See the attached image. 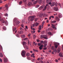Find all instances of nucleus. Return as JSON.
I'll list each match as a JSON object with an SVG mask.
<instances>
[{
	"label": "nucleus",
	"instance_id": "nucleus-42",
	"mask_svg": "<svg viewBox=\"0 0 63 63\" xmlns=\"http://www.w3.org/2000/svg\"><path fill=\"white\" fill-rule=\"evenodd\" d=\"M50 0H46V2L48 3L49 1Z\"/></svg>",
	"mask_w": 63,
	"mask_h": 63
},
{
	"label": "nucleus",
	"instance_id": "nucleus-9",
	"mask_svg": "<svg viewBox=\"0 0 63 63\" xmlns=\"http://www.w3.org/2000/svg\"><path fill=\"white\" fill-rule=\"evenodd\" d=\"M63 53H60L59 54V56L60 57H63Z\"/></svg>",
	"mask_w": 63,
	"mask_h": 63
},
{
	"label": "nucleus",
	"instance_id": "nucleus-1",
	"mask_svg": "<svg viewBox=\"0 0 63 63\" xmlns=\"http://www.w3.org/2000/svg\"><path fill=\"white\" fill-rule=\"evenodd\" d=\"M13 21L15 22L16 25H18L19 24V21L17 20L16 19V18L14 19V20H13Z\"/></svg>",
	"mask_w": 63,
	"mask_h": 63
},
{
	"label": "nucleus",
	"instance_id": "nucleus-40",
	"mask_svg": "<svg viewBox=\"0 0 63 63\" xmlns=\"http://www.w3.org/2000/svg\"><path fill=\"white\" fill-rule=\"evenodd\" d=\"M37 1H34V2H33V4H36V3H37Z\"/></svg>",
	"mask_w": 63,
	"mask_h": 63
},
{
	"label": "nucleus",
	"instance_id": "nucleus-11",
	"mask_svg": "<svg viewBox=\"0 0 63 63\" xmlns=\"http://www.w3.org/2000/svg\"><path fill=\"white\" fill-rule=\"evenodd\" d=\"M43 38L46 40L47 39V35H44Z\"/></svg>",
	"mask_w": 63,
	"mask_h": 63
},
{
	"label": "nucleus",
	"instance_id": "nucleus-53",
	"mask_svg": "<svg viewBox=\"0 0 63 63\" xmlns=\"http://www.w3.org/2000/svg\"><path fill=\"white\" fill-rule=\"evenodd\" d=\"M28 39V38H24V40H27Z\"/></svg>",
	"mask_w": 63,
	"mask_h": 63
},
{
	"label": "nucleus",
	"instance_id": "nucleus-28",
	"mask_svg": "<svg viewBox=\"0 0 63 63\" xmlns=\"http://www.w3.org/2000/svg\"><path fill=\"white\" fill-rule=\"evenodd\" d=\"M35 25L36 26H38V25H39V23H35Z\"/></svg>",
	"mask_w": 63,
	"mask_h": 63
},
{
	"label": "nucleus",
	"instance_id": "nucleus-19",
	"mask_svg": "<svg viewBox=\"0 0 63 63\" xmlns=\"http://www.w3.org/2000/svg\"><path fill=\"white\" fill-rule=\"evenodd\" d=\"M23 33V31H21L19 32V33L20 34H22Z\"/></svg>",
	"mask_w": 63,
	"mask_h": 63
},
{
	"label": "nucleus",
	"instance_id": "nucleus-23",
	"mask_svg": "<svg viewBox=\"0 0 63 63\" xmlns=\"http://www.w3.org/2000/svg\"><path fill=\"white\" fill-rule=\"evenodd\" d=\"M53 51L54 52L56 53L57 51V50L56 49H54L53 50Z\"/></svg>",
	"mask_w": 63,
	"mask_h": 63
},
{
	"label": "nucleus",
	"instance_id": "nucleus-17",
	"mask_svg": "<svg viewBox=\"0 0 63 63\" xmlns=\"http://www.w3.org/2000/svg\"><path fill=\"white\" fill-rule=\"evenodd\" d=\"M33 51L35 52H39V51H38V50H35V49H33Z\"/></svg>",
	"mask_w": 63,
	"mask_h": 63
},
{
	"label": "nucleus",
	"instance_id": "nucleus-15",
	"mask_svg": "<svg viewBox=\"0 0 63 63\" xmlns=\"http://www.w3.org/2000/svg\"><path fill=\"white\" fill-rule=\"evenodd\" d=\"M32 3L30 2H29L28 4V6H30L32 5Z\"/></svg>",
	"mask_w": 63,
	"mask_h": 63
},
{
	"label": "nucleus",
	"instance_id": "nucleus-52",
	"mask_svg": "<svg viewBox=\"0 0 63 63\" xmlns=\"http://www.w3.org/2000/svg\"><path fill=\"white\" fill-rule=\"evenodd\" d=\"M41 43H38V46H41Z\"/></svg>",
	"mask_w": 63,
	"mask_h": 63
},
{
	"label": "nucleus",
	"instance_id": "nucleus-14",
	"mask_svg": "<svg viewBox=\"0 0 63 63\" xmlns=\"http://www.w3.org/2000/svg\"><path fill=\"white\" fill-rule=\"evenodd\" d=\"M53 26V27H52V28H53L54 29H56V28L55 27V25H53V24H51Z\"/></svg>",
	"mask_w": 63,
	"mask_h": 63
},
{
	"label": "nucleus",
	"instance_id": "nucleus-5",
	"mask_svg": "<svg viewBox=\"0 0 63 63\" xmlns=\"http://www.w3.org/2000/svg\"><path fill=\"white\" fill-rule=\"evenodd\" d=\"M2 23L3 24H6V25H8V22L6 21H4V20H3L2 22Z\"/></svg>",
	"mask_w": 63,
	"mask_h": 63
},
{
	"label": "nucleus",
	"instance_id": "nucleus-43",
	"mask_svg": "<svg viewBox=\"0 0 63 63\" xmlns=\"http://www.w3.org/2000/svg\"><path fill=\"white\" fill-rule=\"evenodd\" d=\"M43 8V6H41L40 7L39 9L41 10Z\"/></svg>",
	"mask_w": 63,
	"mask_h": 63
},
{
	"label": "nucleus",
	"instance_id": "nucleus-3",
	"mask_svg": "<svg viewBox=\"0 0 63 63\" xmlns=\"http://www.w3.org/2000/svg\"><path fill=\"white\" fill-rule=\"evenodd\" d=\"M26 52L24 50H23L22 51V53H21V55L22 56V57H25V56Z\"/></svg>",
	"mask_w": 63,
	"mask_h": 63
},
{
	"label": "nucleus",
	"instance_id": "nucleus-49",
	"mask_svg": "<svg viewBox=\"0 0 63 63\" xmlns=\"http://www.w3.org/2000/svg\"><path fill=\"white\" fill-rule=\"evenodd\" d=\"M31 29L32 30H33V31H34L35 30V29L34 28H32V27H31Z\"/></svg>",
	"mask_w": 63,
	"mask_h": 63
},
{
	"label": "nucleus",
	"instance_id": "nucleus-59",
	"mask_svg": "<svg viewBox=\"0 0 63 63\" xmlns=\"http://www.w3.org/2000/svg\"><path fill=\"white\" fill-rule=\"evenodd\" d=\"M55 6H57L58 4L57 3V2L56 3H55Z\"/></svg>",
	"mask_w": 63,
	"mask_h": 63
},
{
	"label": "nucleus",
	"instance_id": "nucleus-41",
	"mask_svg": "<svg viewBox=\"0 0 63 63\" xmlns=\"http://www.w3.org/2000/svg\"><path fill=\"white\" fill-rule=\"evenodd\" d=\"M22 22L23 23L25 21V19H23L22 20Z\"/></svg>",
	"mask_w": 63,
	"mask_h": 63
},
{
	"label": "nucleus",
	"instance_id": "nucleus-51",
	"mask_svg": "<svg viewBox=\"0 0 63 63\" xmlns=\"http://www.w3.org/2000/svg\"><path fill=\"white\" fill-rule=\"evenodd\" d=\"M27 1V0H23V2L24 3L26 2Z\"/></svg>",
	"mask_w": 63,
	"mask_h": 63
},
{
	"label": "nucleus",
	"instance_id": "nucleus-12",
	"mask_svg": "<svg viewBox=\"0 0 63 63\" xmlns=\"http://www.w3.org/2000/svg\"><path fill=\"white\" fill-rule=\"evenodd\" d=\"M55 5V2H52V3L51 4V6H53Z\"/></svg>",
	"mask_w": 63,
	"mask_h": 63
},
{
	"label": "nucleus",
	"instance_id": "nucleus-37",
	"mask_svg": "<svg viewBox=\"0 0 63 63\" xmlns=\"http://www.w3.org/2000/svg\"><path fill=\"white\" fill-rule=\"evenodd\" d=\"M22 2L21 1H20V2H19V5H21V4H22Z\"/></svg>",
	"mask_w": 63,
	"mask_h": 63
},
{
	"label": "nucleus",
	"instance_id": "nucleus-35",
	"mask_svg": "<svg viewBox=\"0 0 63 63\" xmlns=\"http://www.w3.org/2000/svg\"><path fill=\"white\" fill-rule=\"evenodd\" d=\"M43 14H40V15H39V16L41 18L42 17V16H43Z\"/></svg>",
	"mask_w": 63,
	"mask_h": 63
},
{
	"label": "nucleus",
	"instance_id": "nucleus-33",
	"mask_svg": "<svg viewBox=\"0 0 63 63\" xmlns=\"http://www.w3.org/2000/svg\"><path fill=\"white\" fill-rule=\"evenodd\" d=\"M44 38V35H40V38Z\"/></svg>",
	"mask_w": 63,
	"mask_h": 63
},
{
	"label": "nucleus",
	"instance_id": "nucleus-6",
	"mask_svg": "<svg viewBox=\"0 0 63 63\" xmlns=\"http://www.w3.org/2000/svg\"><path fill=\"white\" fill-rule=\"evenodd\" d=\"M59 45V43H56L55 44V48H57L58 47Z\"/></svg>",
	"mask_w": 63,
	"mask_h": 63
},
{
	"label": "nucleus",
	"instance_id": "nucleus-18",
	"mask_svg": "<svg viewBox=\"0 0 63 63\" xmlns=\"http://www.w3.org/2000/svg\"><path fill=\"white\" fill-rule=\"evenodd\" d=\"M45 22L43 21V22H42V26H41V28H42V29H43V25H44V23H45Z\"/></svg>",
	"mask_w": 63,
	"mask_h": 63
},
{
	"label": "nucleus",
	"instance_id": "nucleus-46",
	"mask_svg": "<svg viewBox=\"0 0 63 63\" xmlns=\"http://www.w3.org/2000/svg\"><path fill=\"white\" fill-rule=\"evenodd\" d=\"M2 16V15L1 14H0V19L1 18Z\"/></svg>",
	"mask_w": 63,
	"mask_h": 63
},
{
	"label": "nucleus",
	"instance_id": "nucleus-38",
	"mask_svg": "<svg viewBox=\"0 0 63 63\" xmlns=\"http://www.w3.org/2000/svg\"><path fill=\"white\" fill-rule=\"evenodd\" d=\"M60 51V48H58L57 50L58 52H59Z\"/></svg>",
	"mask_w": 63,
	"mask_h": 63
},
{
	"label": "nucleus",
	"instance_id": "nucleus-62",
	"mask_svg": "<svg viewBox=\"0 0 63 63\" xmlns=\"http://www.w3.org/2000/svg\"><path fill=\"white\" fill-rule=\"evenodd\" d=\"M44 16L45 17L47 16V15H44Z\"/></svg>",
	"mask_w": 63,
	"mask_h": 63
},
{
	"label": "nucleus",
	"instance_id": "nucleus-64",
	"mask_svg": "<svg viewBox=\"0 0 63 63\" xmlns=\"http://www.w3.org/2000/svg\"><path fill=\"white\" fill-rule=\"evenodd\" d=\"M2 3V1L1 0H0V3Z\"/></svg>",
	"mask_w": 63,
	"mask_h": 63
},
{
	"label": "nucleus",
	"instance_id": "nucleus-61",
	"mask_svg": "<svg viewBox=\"0 0 63 63\" xmlns=\"http://www.w3.org/2000/svg\"><path fill=\"white\" fill-rule=\"evenodd\" d=\"M20 30H23V29H22L21 27H20Z\"/></svg>",
	"mask_w": 63,
	"mask_h": 63
},
{
	"label": "nucleus",
	"instance_id": "nucleus-16",
	"mask_svg": "<svg viewBox=\"0 0 63 63\" xmlns=\"http://www.w3.org/2000/svg\"><path fill=\"white\" fill-rule=\"evenodd\" d=\"M58 17L60 18H61V17H62V14H59L58 15Z\"/></svg>",
	"mask_w": 63,
	"mask_h": 63
},
{
	"label": "nucleus",
	"instance_id": "nucleus-22",
	"mask_svg": "<svg viewBox=\"0 0 63 63\" xmlns=\"http://www.w3.org/2000/svg\"><path fill=\"white\" fill-rule=\"evenodd\" d=\"M16 29V27H15L14 28H13V31H15Z\"/></svg>",
	"mask_w": 63,
	"mask_h": 63
},
{
	"label": "nucleus",
	"instance_id": "nucleus-47",
	"mask_svg": "<svg viewBox=\"0 0 63 63\" xmlns=\"http://www.w3.org/2000/svg\"><path fill=\"white\" fill-rule=\"evenodd\" d=\"M33 36V39H35V37H36L35 35H34Z\"/></svg>",
	"mask_w": 63,
	"mask_h": 63
},
{
	"label": "nucleus",
	"instance_id": "nucleus-57",
	"mask_svg": "<svg viewBox=\"0 0 63 63\" xmlns=\"http://www.w3.org/2000/svg\"><path fill=\"white\" fill-rule=\"evenodd\" d=\"M47 49V47H45L44 48H43V49H44V50Z\"/></svg>",
	"mask_w": 63,
	"mask_h": 63
},
{
	"label": "nucleus",
	"instance_id": "nucleus-29",
	"mask_svg": "<svg viewBox=\"0 0 63 63\" xmlns=\"http://www.w3.org/2000/svg\"><path fill=\"white\" fill-rule=\"evenodd\" d=\"M21 37L22 38H25V36L23 34L22 35Z\"/></svg>",
	"mask_w": 63,
	"mask_h": 63
},
{
	"label": "nucleus",
	"instance_id": "nucleus-45",
	"mask_svg": "<svg viewBox=\"0 0 63 63\" xmlns=\"http://www.w3.org/2000/svg\"><path fill=\"white\" fill-rule=\"evenodd\" d=\"M32 12L31 11H30L29 12V13L30 14H31V15L32 14Z\"/></svg>",
	"mask_w": 63,
	"mask_h": 63
},
{
	"label": "nucleus",
	"instance_id": "nucleus-30",
	"mask_svg": "<svg viewBox=\"0 0 63 63\" xmlns=\"http://www.w3.org/2000/svg\"><path fill=\"white\" fill-rule=\"evenodd\" d=\"M3 55L1 53H0V57H3Z\"/></svg>",
	"mask_w": 63,
	"mask_h": 63
},
{
	"label": "nucleus",
	"instance_id": "nucleus-32",
	"mask_svg": "<svg viewBox=\"0 0 63 63\" xmlns=\"http://www.w3.org/2000/svg\"><path fill=\"white\" fill-rule=\"evenodd\" d=\"M2 47L1 45H0V51L1 50H2Z\"/></svg>",
	"mask_w": 63,
	"mask_h": 63
},
{
	"label": "nucleus",
	"instance_id": "nucleus-48",
	"mask_svg": "<svg viewBox=\"0 0 63 63\" xmlns=\"http://www.w3.org/2000/svg\"><path fill=\"white\" fill-rule=\"evenodd\" d=\"M39 6V5H37L35 7L36 8H38Z\"/></svg>",
	"mask_w": 63,
	"mask_h": 63
},
{
	"label": "nucleus",
	"instance_id": "nucleus-54",
	"mask_svg": "<svg viewBox=\"0 0 63 63\" xmlns=\"http://www.w3.org/2000/svg\"><path fill=\"white\" fill-rule=\"evenodd\" d=\"M35 59H33V60H32V62H34V61H35Z\"/></svg>",
	"mask_w": 63,
	"mask_h": 63
},
{
	"label": "nucleus",
	"instance_id": "nucleus-26",
	"mask_svg": "<svg viewBox=\"0 0 63 63\" xmlns=\"http://www.w3.org/2000/svg\"><path fill=\"white\" fill-rule=\"evenodd\" d=\"M26 43L25 42H24L23 43V46H26Z\"/></svg>",
	"mask_w": 63,
	"mask_h": 63
},
{
	"label": "nucleus",
	"instance_id": "nucleus-55",
	"mask_svg": "<svg viewBox=\"0 0 63 63\" xmlns=\"http://www.w3.org/2000/svg\"><path fill=\"white\" fill-rule=\"evenodd\" d=\"M37 18H36L35 19V21H37Z\"/></svg>",
	"mask_w": 63,
	"mask_h": 63
},
{
	"label": "nucleus",
	"instance_id": "nucleus-44",
	"mask_svg": "<svg viewBox=\"0 0 63 63\" xmlns=\"http://www.w3.org/2000/svg\"><path fill=\"white\" fill-rule=\"evenodd\" d=\"M27 59L28 60H30V57H28L27 58Z\"/></svg>",
	"mask_w": 63,
	"mask_h": 63
},
{
	"label": "nucleus",
	"instance_id": "nucleus-10",
	"mask_svg": "<svg viewBox=\"0 0 63 63\" xmlns=\"http://www.w3.org/2000/svg\"><path fill=\"white\" fill-rule=\"evenodd\" d=\"M54 10L55 11H58V8L56 7H54Z\"/></svg>",
	"mask_w": 63,
	"mask_h": 63
},
{
	"label": "nucleus",
	"instance_id": "nucleus-58",
	"mask_svg": "<svg viewBox=\"0 0 63 63\" xmlns=\"http://www.w3.org/2000/svg\"><path fill=\"white\" fill-rule=\"evenodd\" d=\"M43 43L44 44H46L47 43V42L46 41H44Z\"/></svg>",
	"mask_w": 63,
	"mask_h": 63
},
{
	"label": "nucleus",
	"instance_id": "nucleus-24",
	"mask_svg": "<svg viewBox=\"0 0 63 63\" xmlns=\"http://www.w3.org/2000/svg\"><path fill=\"white\" fill-rule=\"evenodd\" d=\"M38 29L39 30H40L41 29V25H40L39 26V27L38 28Z\"/></svg>",
	"mask_w": 63,
	"mask_h": 63
},
{
	"label": "nucleus",
	"instance_id": "nucleus-13",
	"mask_svg": "<svg viewBox=\"0 0 63 63\" xmlns=\"http://www.w3.org/2000/svg\"><path fill=\"white\" fill-rule=\"evenodd\" d=\"M43 45H42L40 47H39V48L40 49V50H42V49H43Z\"/></svg>",
	"mask_w": 63,
	"mask_h": 63
},
{
	"label": "nucleus",
	"instance_id": "nucleus-8",
	"mask_svg": "<svg viewBox=\"0 0 63 63\" xmlns=\"http://www.w3.org/2000/svg\"><path fill=\"white\" fill-rule=\"evenodd\" d=\"M48 7V5L47 4L46 5V6H45V7H44V9H43V11H44L45 10H46L47 8Z\"/></svg>",
	"mask_w": 63,
	"mask_h": 63
},
{
	"label": "nucleus",
	"instance_id": "nucleus-31",
	"mask_svg": "<svg viewBox=\"0 0 63 63\" xmlns=\"http://www.w3.org/2000/svg\"><path fill=\"white\" fill-rule=\"evenodd\" d=\"M48 34L49 35H51L52 34V33L50 32H48Z\"/></svg>",
	"mask_w": 63,
	"mask_h": 63
},
{
	"label": "nucleus",
	"instance_id": "nucleus-20",
	"mask_svg": "<svg viewBox=\"0 0 63 63\" xmlns=\"http://www.w3.org/2000/svg\"><path fill=\"white\" fill-rule=\"evenodd\" d=\"M54 18V16H50V17H49V20H50L51 19V18Z\"/></svg>",
	"mask_w": 63,
	"mask_h": 63
},
{
	"label": "nucleus",
	"instance_id": "nucleus-36",
	"mask_svg": "<svg viewBox=\"0 0 63 63\" xmlns=\"http://www.w3.org/2000/svg\"><path fill=\"white\" fill-rule=\"evenodd\" d=\"M56 21L55 20H54V21H52V23H56Z\"/></svg>",
	"mask_w": 63,
	"mask_h": 63
},
{
	"label": "nucleus",
	"instance_id": "nucleus-7",
	"mask_svg": "<svg viewBox=\"0 0 63 63\" xmlns=\"http://www.w3.org/2000/svg\"><path fill=\"white\" fill-rule=\"evenodd\" d=\"M55 20H56L57 21H58V22L60 20V18H59V17H58L57 16L56 17Z\"/></svg>",
	"mask_w": 63,
	"mask_h": 63
},
{
	"label": "nucleus",
	"instance_id": "nucleus-25",
	"mask_svg": "<svg viewBox=\"0 0 63 63\" xmlns=\"http://www.w3.org/2000/svg\"><path fill=\"white\" fill-rule=\"evenodd\" d=\"M26 55L27 56H30V54L29 53H27L26 54Z\"/></svg>",
	"mask_w": 63,
	"mask_h": 63
},
{
	"label": "nucleus",
	"instance_id": "nucleus-39",
	"mask_svg": "<svg viewBox=\"0 0 63 63\" xmlns=\"http://www.w3.org/2000/svg\"><path fill=\"white\" fill-rule=\"evenodd\" d=\"M5 16H8V14H4Z\"/></svg>",
	"mask_w": 63,
	"mask_h": 63
},
{
	"label": "nucleus",
	"instance_id": "nucleus-56",
	"mask_svg": "<svg viewBox=\"0 0 63 63\" xmlns=\"http://www.w3.org/2000/svg\"><path fill=\"white\" fill-rule=\"evenodd\" d=\"M40 62L41 63H43V61H40Z\"/></svg>",
	"mask_w": 63,
	"mask_h": 63
},
{
	"label": "nucleus",
	"instance_id": "nucleus-4",
	"mask_svg": "<svg viewBox=\"0 0 63 63\" xmlns=\"http://www.w3.org/2000/svg\"><path fill=\"white\" fill-rule=\"evenodd\" d=\"M30 18H31L30 19V21H33V20H34V18H35V16H30Z\"/></svg>",
	"mask_w": 63,
	"mask_h": 63
},
{
	"label": "nucleus",
	"instance_id": "nucleus-50",
	"mask_svg": "<svg viewBox=\"0 0 63 63\" xmlns=\"http://www.w3.org/2000/svg\"><path fill=\"white\" fill-rule=\"evenodd\" d=\"M47 45L46 44H45L43 46V47H46V46H47Z\"/></svg>",
	"mask_w": 63,
	"mask_h": 63
},
{
	"label": "nucleus",
	"instance_id": "nucleus-2",
	"mask_svg": "<svg viewBox=\"0 0 63 63\" xmlns=\"http://www.w3.org/2000/svg\"><path fill=\"white\" fill-rule=\"evenodd\" d=\"M5 8H4V10L6 12H7L8 11V5L7 4H6L5 6Z\"/></svg>",
	"mask_w": 63,
	"mask_h": 63
},
{
	"label": "nucleus",
	"instance_id": "nucleus-21",
	"mask_svg": "<svg viewBox=\"0 0 63 63\" xmlns=\"http://www.w3.org/2000/svg\"><path fill=\"white\" fill-rule=\"evenodd\" d=\"M42 1H43V0H39V3L40 4H41V3H42Z\"/></svg>",
	"mask_w": 63,
	"mask_h": 63
},
{
	"label": "nucleus",
	"instance_id": "nucleus-60",
	"mask_svg": "<svg viewBox=\"0 0 63 63\" xmlns=\"http://www.w3.org/2000/svg\"><path fill=\"white\" fill-rule=\"evenodd\" d=\"M43 41H41V43H42V44H43L44 43Z\"/></svg>",
	"mask_w": 63,
	"mask_h": 63
},
{
	"label": "nucleus",
	"instance_id": "nucleus-34",
	"mask_svg": "<svg viewBox=\"0 0 63 63\" xmlns=\"http://www.w3.org/2000/svg\"><path fill=\"white\" fill-rule=\"evenodd\" d=\"M3 29L4 30H6V28L5 27H4L3 28Z\"/></svg>",
	"mask_w": 63,
	"mask_h": 63
},
{
	"label": "nucleus",
	"instance_id": "nucleus-63",
	"mask_svg": "<svg viewBox=\"0 0 63 63\" xmlns=\"http://www.w3.org/2000/svg\"><path fill=\"white\" fill-rule=\"evenodd\" d=\"M0 62H2V60L0 58Z\"/></svg>",
	"mask_w": 63,
	"mask_h": 63
},
{
	"label": "nucleus",
	"instance_id": "nucleus-27",
	"mask_svg": "<svg viewBox=\"0 0 63 63\" xmlns=\"http://www.w3.org/2000/svg\"><path fill=\"white\" fill-rule=\"evenodd\" d=\"M7 59H4V62L6 63L7 62Z\"/></svg>",
	"mask_w": 63,
	"mask_h": 63
}]
</instances>
